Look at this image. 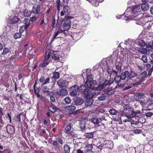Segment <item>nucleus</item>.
Here are the masks:
<instances>
[{
    "instance_id": "1",
    "label": "nucleus",
    "mask_w": 153,
    "mask_h": 153,
    "mask_svg": "<svg viewBox=\"0 0 153 153\" xmlns=\"http://www.w3.org/2000/svg\"><path fill=\"white\" fill-rule=\"evenodd\" d=\"M121 80L122 78L119 75H116L114 78V80L111 78H110L109 80L105 79L103 82L100 84L96 89L102 91L106 86H109L112 84L113 83L114 80L116 83H118L121 81Z\"/></svg>"
},
{
    "instance_id": "2",
    "label": "nucleus",
    "mask_w": 153,
    "mask_h": 153,
    "mask_svg": "<svg viewBox=\"0 0 153 153\" xmlns=\"http://www.w3.org/2000/svg\"><path fill=\"white\" fill-rule=\"evenodd\" d=\"M51 54V51L50 50H48L45 53L44 58L42 59L39 64V66L42 68L46 67L50 62L48 60L50 58Z\"/></svg>"
},
{
    "instance_id": "3",
    "label": "nucleus",
    "mask_w": 153,
    "mask_h": 153,
    "mask_svg": "<svg viewBox=\"0 0 153 153\" xmlns=\"http://www.w3.org/2000/svg\"><path fill=\"white\" fill-rule=\"evenodd\" d=\"M87 80L85 83V85L86 86L91 88V89H95L96 91H100L96 89L97 87H94V85H96V82L95 80H93V78L91 75H87Z\"/></svg>"
},
{
    "instance_id": "4",
    "label": "nucleus",
    "mask_w": 153,
    "mask_h": 153,
    "mask_svg": "<svg viewBox=\"0 0 153 153\" xmlns=\"http://www.w3.org/2000/svg\"><path fill=\"white\" fill-rule=\"evenodd\" d=\"M100 94V91H98L97 92L96 91L93 92L90 94H88V95L86 96L85 97H86L85 102V103L86 106L88 107L91 105L94 102V100L92 99L94 96V94L98 95Z\"/></svg>"
},
{
    "instance_id": "5",
    "label": "nucleus",
    "mask_w": 153,
    "mask_h": 153,
    "mask_svg": "<svg viewBox=\"0 0 153 153\" xmlns=\"http://www.w3.org/2000/svg\"><path fill=\"white\" fill-rule=\"evenodd\" d=\"M140 6L139 5H134L132 6L131 7H130L127 9L131 13V16L135 17L139 14Z\"/></svg>"
},
{
    "instance_id": "6",
    "label": "nucleus",
    "mask_w": 153,
    "mask_h": 153,
    "mask_svg": "<svg viewBox=\"0 0 153 153\" xmlns=\"http://www.w3.org/2000/svg\"><path fill=\"white\" fill-rule=\"evenodd\" d=\"M87 87L84 85H81L79 87V92L82 93V94L84 95L85 96H88L89 94H88L92 93L89 91L91 88L87 86Z\"/></svg>"
},
{
    "instance_id": "7",
    "label": "nucleus",
    "mask_w": 153,
    "mask_h": 153,
    "mask_svg": "<svg viewBox=\"0 0 153 153\" xmlns=\"http://www.w3.org/2000/svg\"><path fill=\"white\" fill-rule=\"evenodd\" d=\"M73 18L69 16H65V21L63 25V28L64 30L67 31L69 30L71 27V21L70 20Z\"/></svg>"
},
{
    "instance_id": "8",
    "label": "nucleus",
    "mask_w": 153,
    "mask_h": 153,
    "mask_svg": "<svg viewBox=\"0 0 153 153\" xmlns=\"http://www.w3.org/2000/svg\"><path fill=\"white\" fill-rule=\"evenodd\" d=\"M61 2L60 0H56V6L57 10L59 11H60V7H62L65 5V4H68L69 0H62Z\"/></svg>"
},
{
    "instance_id": "9",
    "label": "nucleus",
    "mask_w": 153,
    "mask_h": 153,
    "mask_svg": "<svg viewBox=\"0 0 153 153\" xmlns=\"http://www.w3.org/2000/svg\"><path fill=\"white\" fill-rule=\"evenodd\" d=\"M64 137H58L55 138V140L53 142L52 145L56 147H57L59 143L61 145H62L64 143Z\"/></svg>"
},
{
    "instance_id": "10",
    "label": "nucleus",
    "mask_w": 153,
    "mask_h": 153,
    "mask_svg": "<svg viewBox=\"0 0 153 153\" xmlns=\"http://www.w3.org/2000/svg\"><path fill=\"white\" fill-rule=\"evenodd\" d=\"M79 86L77 85H74L71 86L70 89V95L72 97L75 96L79 92Z\"/></svg>"
},
{
    "instance_id": "11",
    "label": "nucleus",
    "mask_w": 153,
    "mask_h": 153,
    "mask_svg": "<svg viewBox=\"0 0 153 153\" xmlns=\"http://www.w3.org/2000/svg\"><path fill=\"white\" fill-rule=\"evenodd\" d=\"M49 89L46 86H44L42 88V91L44 96H47L48 95H53L54 93L49 90Z\"/></svg>"
},
{
    "instance_id": "12",
    "label": "nucleus",
    "mask_w": 153,
    "mask_h": 153,
    "mask_svg": "<svg viewBox=\"0 0 153 153\" xmlns=\"http://www.w3.org/2000/svg\"><path fill=\"white\" fill-rule=\"evenodd\" d=\"M68 82L65 80L60 79L57 82V84L61 88H67L68 85Z\"/></svg>"
},
{
    "instance_id": "13",
    "label": "nucleus",
    "mask_w": 153,
    "mask_h": 153,
    "mask_svg": "<svg viewBox=\"0 0 153 153\" xmlns=\"http://www.w3.org/2000/svg\"><path fill=\"white\" fill-rule=\"evenodd\" d=\"M50 78L48 77L45 79V77L44 76H42L39 79V81L42 83L41 85L43 86L45 85L49 84L50 82Z\"/></svg>"
},
{
    "instance_id": "14",
    "label": "nucleus",
    "mask_w": 153,
    "mask_h": 153,
    "mask_svg": "<svg viewBox=\"0 0 153 153\" xmlns=\"http://www.w3.org/2000/svg\"><path fill=\"white\" fill-rule=\"evenodd\" d=\"M7 132L10 134H13L15 133V129L13 126L8 125L6 128Z\"/></svg>"
},
{
    "instance_id": "15",
    "label": "nucleus",
    "mask_w": 153,
    "mask_h": 153,
    "mask_svg": "<svg viewBox=\"0 0 153 153\" xmlns=\"http://www.w3.org/2000/svg\"><path fill=\"white\" fill-rule=\"evenodd\" d=\"M41 10V7L40 4L36 6L33 7L31 12L34 14H38Z\"/></svg>"
},
{
    "instance_id": "16",
    "label": "nucleus",
    "mask_w": 153,
    "mask_h": 153,
    "mask_svg": "<svg viewBox=\"0 0 153 153\" xmlns=\"http://www.w3.org/2000/svg\"><path fill=\"white\" fill-rule=\"evenodd\" d=\"M129 72L126 71L124 72H122L120 75L122 80H124L126 78H128V76H129Z\"/></svg>"
},
{
    "instance_id": "17",
    "label": "nucleus",
    "mask_w": 153,
    "mask_h": 153,
    "mask_svg": "<svg viewBox=\"0 0 153 153\" xmlns=\"http://www.w3.org/2000/svg\"><path fill=\"white\" fill-rule=\"evenodd\" d=\"M146 97V96L144 93H138L137 94L135 97V100L137 101H139L140 100L143 99Z\"/></svg>"
},
{
    "instance_id": "18",
    "label": "nucleus",
    "mask_w": 153,
    "mask_h": 153,
    "mask_svg": "<svg viewBox=\"0 0 153 153\" xmlns=\"http://www.w3.org/2000/svg\"><path fill=\"white\" fill-rule=\"evenodd\" d=\"M147 72L145 71L141 73L138 77L139 79L143 82L145 80L144 78L147 77Z\"/></svg>"
},
{
    "instance_id": "19",
    "label": "nucleus",
    "mask_w": 153,
    "mask_h": 153,
    "mask_svg": "<svg viewBox=\"0 0 153 153\" xmlns=\"http://www.w3.org/2000/svg\"><path fill=\"white\" fill-rule=\"evenodd\" d=\"M149 7L147 3H142L141 6V9L143 11H147L149 9Z\"/></svg>"
},
{
    "instance_id": "20",
    "label": "nucleus",
    "mask_w": 153,
    "mask_h": 153,
    "mask_svg": "<svg viewBox=\"0 0 153 153\" xmlns=\"http://www.w3.org/2000/svg\"><path fill=\"white\" fill-rule=\"evenodd\" d=\"M63 7V11L65 13H66L67 15H69L71 12V9L69 7L68 5H65Z\"/></svg>"
},
{
    "instance_id": "21",
    "label": "nucleus",
    "mask_w": 153,
    "mask_h": 153,
    "mask_svg": "<svg viewBox=\"0 0 153 153\" xmlns=\"http://www.w3.org/2000/svg\"><path fill=\"white\" fill-rule=\"evenodd\" d=\"M72 127V123H69L65 128L64 132L67 134H68L71 131V127Z\"/></svg>"
},
{
    "instance_id": "22",
    "label": "nucleus",
    "mask_w": 153,
    "mask_h": 153,
    "mask_svg": "<svg viewBox=\"0 0 153 153\" xmlns=\"http://www.w3.org/2000/svg\"><path fill=\"white\" fill-rule=\"evenodd\" d=\"M103 92L105 93L106 94H107V97H108L109 95H112L114 93V90L111 89H107L106 90L105 89H104L103 91Z\"/></svg>"
},
{
    "instance_id": "23",
    "label": "nucleus",
    "mask_w": 153,
    "mask_h": 153,
    "mask_svg": "<svg viewBox=\"0 0 153 153\" xmlns=\"http://www.w3.org/2000/svg\"><path fill=\"white\" fill-rule=\"evenodd\" d=\"M84 102V101L82 98L77 97L74 101V103L76 105H80Z\"/></svg>"
},
{
    "instance_id": "24",
    "label": "nucleus",
    "mask_w": 153,
    "mask_h": 153,
    "mask_svg": "<svg viewBox=\"0 0 153 153\" xmlns=\"http://www.w3.org/2000/svg\"><path fill=\"white\" fill-rule=\"evenodd\" d=\"M108 97H107V95L106 94L105 92L103 94H102L100 96L98 97V99L100 101H102L105 100L107 98H108Z\"/></svg>"
},
{
    "instance_id": "25",
    "label": "nucleus",
    "mask_w": 153,
    "mask_h": 153,
    "mask_svg": "<svg viewBox=\"0 0 153 153\" xmlns=\"http://www.w3.org/2000/svg\"><path fill=\"white\" fill-rule=\"evenodd\" d=\"M134 82H136L133 83L132 84V86L137 87L138 85H140L143 82L141 80L139 79L137 77L135 80H134ZM130 85H132L131 84Z\"/></svg>"
},
{
    "instance_id": "26",
    "label": "nucleus",
    "mask_w": 153,
    "mask_h": 153,
    "mask_svg": "<svg viewBox=\"0 0 153 153\" xmlns=\"http://www.w3.org/2000/svg\"><path fill=\"white\" fill-rule=\"evenodd\" d=\"M58 95L61 96H65L67 94L68 91L66 89L63 88L57 92Z\"/></svg>"
},
{
    "instance_id": "27",
    "label": "nucleus",
    "mask_w": 153,
    "mask_h": 153,
    "mask_svg": "<svg viewBox=\"0 0 153 153\" xmlns=\"http://www.w3.org/2000/svg\"><path fill=\"white\" fill-rule=\"evenodd\" d=\"M129 76H128V80H131L132 79L135 77L137 76V74L134 71H131L129 72Z\"/></svg>"
},
{
    "instance_id": "28",
    "label": "nucleus",
    "mask_w": 153,
    "mask_h": 153,
    "mask_svg": "<svg viewBox=\"0 0 153 153\" xmlns=\"http://www.w3.org/2000/svg\"><path fill=\"white\" fill-rule=\"evenodd\" d=\"M48 109L49 110L53 113L55 112L57 109H58V107H56L55 106L52 104V105L48 107Z\"/></svg>"
},
{
    "instance_id": "29",
    "label": "nucleus",
    "mask_w": 153,
    "mask_h": 153,
    "mask_svg": "<svg viewBox=\"0 0 153 153\" xmlns=\"http://www.w3.org/2000/svg\"><path fill=\"white\" fill-rule=\"evenodd\" d=\"M91 122L94 125H98L100 122L99 119L95 116L93 117L91 119Z\"/></svg>"
},
{
    "instance_id": "30",
    "label": "nucleus",
    "mask_w": 153,
    "mask_h": 153,
    "mask_svg": "<svg viewBox=\"0 0 153 153\" xmlns=\"http://www.w3.org/2000/svg\"><path fill=\"white\" fill-rule=\"evenodd\" d=\"M19 19L18 17L15 16L11 20L10 23L12 24H16L18 23Z\"/></svg>"
},
{
    "instance_id": "31",
    "label": "nucleus",
    "mask_w": 153,
    "mask_h": 153,
    "mask_svg": "<svg viewBox=\"0 0 153 153\" xmlns=\"http://www.w3.org/2000/svg\"><path fill=\"white\" fill-rule=\"evenodd\" d=\"M63 149L65 153H70V147L68 145H64L63 146Z\"/></svg>"
},
{
    "instance_id": "32",
    "label": "nucleus",
    "mask_w": 153,
    "mask_h": 153,
    "mask_svg": "<svg viewBox=\"0 0 153 153\" xmlns=\"http://www.w3.org/2000/svg\"><path fill=\"white\" fill-rule=\"evenodd\" d=\"M93 146L91 144H87L85 147V148L87 152L91 151L93 149Z\"/></svg>"
},
{
    "instance_id": "33",
    "label": "nucleus",
    "mask_w": 153,
    "mask_h": 153,
    "mask_svg": "<svg viewBox=\"0 0 153 153\" xmlns=\"http://www.w3.org/2000/svg\"><path fill=\"white\" fill-rule=\"evenodd\" d=\"M52 58L55 60H60L61 56L57 53H53L52 55Z\"/></svg>"
},
{
    "instance_id": "34",
    "label": "nucleus",
    "mask_w": 153,
    "mask_h": 153,
    "mask_svg": "<svg viewBox=\"0 0 153 153\" xmlns=\"http://www.w3.org/2000/svg\"><path fill=\"white\" fill-rule=\"evenodd\" d=\"M41 90V88L40 87H37L36 89L35 90H34V93L36 95L37 97L39 98L41 96L39 94V93Z\"/></svg>"
},
{
    "instance_id": "35",
    "label": "nucleus",
    "mask_w": 153,
    "mask_h": 153,
    "mask_svg": "<svg viewBox=\"0 0 153 153\" xmlns=\"http://www.w3.org/2000/svg\"><path fill=\"white\" fill-rule=\"evenodd\" d=\"M115 65L116 69L118 72H120L121 71L122 65L120 63H116Z\"/></svg>"
},
{
    "instance_id": "36",
    "label": "nucleus",
    "mask_w": 153,
    "mask_h": 153,
    "mask_svg": "<svg viewBox=\"0 0 153 153\" xmlns=\"http://www.w3.org/2000/svg\"><path fill=\"white\" fill-rule=\"evenodd\" d=\"M31 13H32L31 12L26 9L23 12V14L25 17H28L30 16Z\"/></svg>"
},
{
    "instance_id": "37",
    "label": "nucleus",
    "mask_w": 153,
    "mask_h": 153,
    "mask_svg": "<svg viewBox=\"0 0 153 153\" xmlns=\"http://www.w3.org/2000/svg\"><path fill=\"white\" fill-rule=\"evenodd\" d=\"M94 134V132H90L89 133H86L85 134V136L88 138L90 139L93 137Z\"/></svg>"
},
{
    "instance_id": "38",
    "label": "nucleus",
    "mask_w": 153,
    "mask_h": 153,
    "mask_svg": "<svg viewBox=\"0 0 153 153\" xmlns=\"http://www.w3.org/2000/svg\"><path fill=\"white\" fill-rule=\"evenodd\" d=\"M131 114H133L134 117H138L139 116V114H140V110H137L135 111L134 110H132L131 111Z\"/></svg>"
},
{
    "instance_id": "39",
    "label": "nucleus",
    "mask_w": 153,
    "mask_h": 153,
    "mask_svg": "<svg viewBox=\"0 0 153 153\" xmlns=\"http://www.w3.org/2000/svg\"><path fill=\"white\" fill-rule=\"evenodd\" d=\"M53 76L52 77V78L56 80L58 79L59 78L60 73L59 72H54L53 73Z\"/></svg>"
},
{
    "instance_id": "40",
    "label": "nucleus",
    "mask_w": 153,
    "mask_h": 153,
    "mask_svg": "<svg viewBox=\"0 0 153 153\" xmlns=\"http://www.w3.org/2000/svg\"><path fill=\"white\" fill-rule=\"evenodd\" d=\"M65 109L68 111H74L76 108V107L74 105H69L65 106Z\"/></svg>"
},
{
    "instance_id": "41",
    "label": "nucleus",
    "mask_w": 153,
    "mask_h": 153,
    "mask_svg": "<svg viewBox=\"0 0 153 153\" xmlns=\"http://www.w3.org/2000/svg\"><path fill=\"white\" fill-rule=\"evenodd\" d=\"M22 33L21 32H17L15 33L13 35V37L15 39L20 38L22 36Z\"/></svg>"
},
{
    "instance_id": "42",
    "label": "nucleus",
    "mask_w": 153,
    "mask_h": 153,
    "mask_svg": "<svg viewBox=\"0 0 153 153\" xmlns=\"http://www.w3.org/2000/svg\"><path fill=\"white\" fill-rule=\"evenodd\" d=\"M57 22L58 21H56V20L54 18H53L51 25L52 27L53 28H55L57 26Z\"/></svg>"
},
{
    "instance_id": "43",
    "label": "nucleus",
    "mask_w": 153,
    "mask_h": 153,
    "mask_svg": "<svg viewBox=\"0 0 153 153\" xmlns=\"http://www.w3.org/2000/svg\"><path fill=\"white\" fill-rule=\"evenodd\" d=\"M10 52V50L9 48H4L3 49V52L1 54L3 55H5Z\"/></svg>"
},
{
    "instance_id": "44",
    "label": "nucleus",
    "mask_w": 153,
    "mask_h": 153,
    "mask_svg": "<svg viewBox=\"0 0 153 153\" xmlns=\"http://www.w3.org/2000/svg\"><path fill=\"white\" fill-rule=\"evenodd\" d=\"M123 107L124 110H131L132 109L131 107L130 106L129 104H124L123 106Z\"/></svg>"
},
{
    "instance_id": "45",
    "label": "nucleus",
    "mask_w": 153,
    "mask_h": 153,
    "mask_svg": "<svg viewBox=\"0 0 153 153\" xmlns=\"http://www.w3.org/2000/svg\"><path fill=\"white\" fill-rule=\"evenodd\" d=\"M27 26H25L24 25L22 26L19 28V32L22 33L24 31L26 30L27 27Z\"/></svg>"
},
{
    "instance_id": "46",
    "label": "nucleus",
    "mask_w": 153,
    "mask_h": 153,
    "mask_svg": "<svg viewBox=\"0 0 153 153\" xmlns=\"http://www.w3.org/2000/svg\"><path fill=\"white\" fill-rule=\"evenodd\" d=\"M109 112L111 114L113 115H116L117 113V111L113 108L110 109L109 111Z\"/></svg>"
},
{
    "instance_id": "47",
    "label": "nucleus",
    "mask_w": 153,
    "mask_h": 153,
    "mask_svg": "<svg viewBox=\"0 0 153 153\" xmlns=\"http://www.w3.org/2000/svg\"><path fill=\"white\" fill-rule=\"evenodd\" d=\"M68 135L73 137H76L77 136V134L72 131H71Z\"/></svg>"
},
{
    "instance_id": "48",
    "label": "nucleus",
    "mask_w": 153,
    "mask_h": 153,
    "mask_svg": "<svg viewBox=\"0 0 153 153\" xmlns=\"http://www.w3.org/2000/svg\"><path fill=\"white\" fill-rule=\"evenodd\" d=\"M80 126L81 129H84L85 128V121H81L80 123Z\"/></svg>"
},
{
    "instance_id": "49",
    "label": "nucleus",
    "mask_w": 153,
    "mask_h": 153,
    "mask_svg": "<svg viewBox=\"0 0 153 153\" xmlns=\"http://www.w3.org/2000/svg\"><path fill=\"white\" fill-rule=\"evenodd\" d=\"M25 24L24 25L25 26H27V27H28L30 25V20L27 19H25L24 20Z\"/></svg>"
},
{
    "instance_id": "50",
    "label": "nucleus",
    "mask_w": 153,
    "mask_h": 153,
    "mask_svg": "<svg viewBox=\"0 0 153 153\" xmlns=\"http://www.w3.org/2000/svg\"><path fill=\"white\" fill-rule=\"evenodd\" d=\"M22 114V113H20L18 114L16 116V122H19L21 121V118L20 116Z\"/></svg>"
},
{
    "instance_id": "51",
    "label": "nucleus",
    "mask_w": 153,
    "mask_h": 153,
    "mask_svg": "<svg viewBox=\"0 0 153 153\" xmlns=\"http://www.w3.org/2000/svg\"><path fill=\"white\" fill-rule=\"evenodd\" d=\"M29 45L26 44L25 45L24 48H23V50L24 51H27V50L30 51L31 49H29Z\"/></svg>"
},
{
    "instance_id": "52",
    "label": "nucleus",
    "mask_w": 153,
    "mask_h": 153,
    "mask_svg": "<svg viewBox=\"0 0 153 153\" xmlns=\"http://www.w3.org/2000/svg\"><path fill=\"white\" fill-rule=\"evenodd\" d=\"M142 60L144 62H147V57L145 55H143L142 57Z\"/></svg>"
},
{
    "instance_id": "53",
    "label": "nucleus",
    "mask_w": 153,
    "mask_h": 153,
    "mask_svg": "<svg viewBox=\"0 0 153 153\" xmlns=\"http://www.w3.org/2000/svg\"><path fill=\"white\" fill-rule=\"evenodd\" d=\"M147 108L149 109H153V103L150 102L149 103L147 106Z\"/></svg>"
},
{
    "instance_id": "54",
    "label": "nucleus",
    "mask_w": 153,
    "mask_h": 153,
    "mask_svg": "<svg viewBox=\"0 0 153 153\" xmlns=\"http://www.w3.org/2000/svg\"><path fill=\"white\" fill-rule=\"evenodd\" d=\"M64 100L66 104L69 103L71 101V100L68 97H66L64 99Z\"/></svg>"
},
{
    "instance_id": "55",
    "label": "nucleus",
    "mask_w": 153,
    "mask_h": 153,
    "mask_svg": "<svg viewBox=\"0 0 153 153\" xmlns=\"http://www.w3.org/2000/svg\"><path fill=\"white\" fill-rule=\"evenodd\" d=\"M73 153H83V151L80 149H75L73 151Z\"/></svg>"
},
{
    "instance_id": "56",
    "label": "nucleus",
    "mask_w": 153,
    "mask_h": 153,
    "mask_svg": "<svg viewBox=\"0 0 153 153\" xmlns=\"http://www.w3.org/2000/svg\"><path fill=\"white\" fill-rule=\"evenodd\" d=\"M4 122L3 120L1 117L0 118V130L1 128L4 125Z\"/></svg>"
},
{
    "instance_id": "57",
    "label": "nucleus",
    "mask_w": 153,
    "mask_h": 153,
    "mask_svg": "<svg viewBox=\"0 0 153 153\" xmlns=\"http://www.w3.org/2000/svg\"><path fill=\"white\" fill-rule=\"evenodd\" d=\"M148 47H149L151 49H153V41H151L148 45Z\"/></svg>"
},
{
    "instance_id": "58",
    "label": "nucleus",
    "mask_w": 153,
    "mask_h": 153,
    "mask_svg": "<svg viewBox=\"0 0 153 153\" xmlns=\"http://www.w3.org/2000/svg\"><path fill=\"white\" fill-rule=\"evenodd\" d=\"M53 95H48V96H50V99L51 102H54L55 101V98L52 96Z\"/></svg>"
},
{
    "instance_id": "59",
    "label": "nucleus",
    "mask_w": 153,
    "mask_h": 153,
    "mask_svg": "<svg viewBox=\"0 0 153 153\" xmlns=\"http://www.w3.org/2000/svg\"><path fill=\"white\" fill-rule=\"evenodd\" d=\"M138 44L139 45L142 47L144 46L145 45L144 41L143 40H141L139 41Z\"/></svg>"
},
{
    "instance_id": "60",
    "label": "nucleus",
    "mask_w": 153,
    "mask_h": 153,
    "mask_svg": "<svg viewBox=\"0 0 153 153\" xmlns=\"http://www.w3.org/2000/svg\"><path fill=\"white\" fill-rule=\"evenodd\" d=\"M145 115L147 117H151L153 115V113L151 112H147L145 113Z\"/></svg>"
},
{
    "instance_id": "61",
    "label": "nucleus",
    "mask_w": 153,
    "mask_h": 153,
    "mask_svg": "<svg viewBox=\"0 0 153 153\" xmlns=\"http://www.w3.org/2000/svg\"><path fill=\"white\" fill-rule=\"evenodd\" d=\"M133 132L134 133L140 134L142 133V131L140 129H134L133 131Z\"/></svg>"
},
{
    "instance_id": "62",
    "label": "nucleus",
    "mask_w": 153,
    "mask_h": 153,
    "mask_svg": "<svg viewBox=\"0 0 153 153\" xmlns=\"http://www.w3.org/2000/svg\"><path fill=\"white\" fill-rule=\"evenodd\" d=\"M132 86H131L130 85H128L127 86H125V87L124 85V88H123V90H126L130 88H131Z\"/></svg>"
},
{
    "instance_id": "63",
    "label": "nucleus",
    "mask_w": 153,
    "mask_h": 153,
    "mask_svg": "<svg viewBox=\"0 0 153 153\" xmlns=\"http://www.w3.org/2000/svg\"><path fill=\"white\" fill-rule=\"evenodd\" d=\"M124 88V85L123 84H117L115 88Z\"/></svg>"
},
{
    "instance_id": "64",
    "label": "nucleus",
    "mask_w": 153,
    "mask_h": 153,
    "mask_svg": "<svg viewBox=\"0 0 153 153\" xmlns=\"http://www.w3.org/2000/svg\"><path fill=\"white\" fill-rule=\"evenodd\" d=\"M126 117L128 119H131L134 117V116H133V114H132L131 113L129 114H126Z\"/></svg>"
}]
</instances>
